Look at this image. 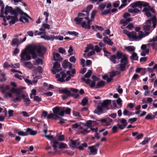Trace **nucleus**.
Returning <instances> with one entry per match:
<instances>
[{
  "label": "nucleus",
  "mask_w": 157,
  "mask_h": 157,
  "mask_svg": "<svg viewBox=\"0 0 157 157\" xmlns=\"http://www.w3.org/2000/svg\"><path fill=\"white\" fill-rule=\"evenodd\" d=\"M46 49L43 46L35 44H29L21 51L20 56L21 60L24 61L30 60L32 57L35 59L37 56L36 52L40 56H42L45 53Z\"/></svg>",
  "instance_id": "f257e3e1"
},
{
  "label": "nucleus",
  "mask_w": 157,
  "mask_h": 157,
  "mask_svg": "<svg viewBox=\"0 0 157 157\" xmlns=\"http://www.w3.org/2000/svg\"><path fill=\"white\" fill-rule=\"evenodd\" d=\"M132 8L128 9V11L130 13H140L141 11L137 8L138 7L141 9L143 7L144 8L143 11L145 12V15L147 17H150L151 16L152 13H154L155 11L153 8L151 7L149 4L146 2L137 1L131 4L130 6Z\"/></svg>",
  "instance_id": "f03ea898"
},
{
  "label": "nucleus",
  "mask_w": 157,
  "mask_h": 157,
  "mask_svg": "<svg viewBox=\"0 0 157 157\" xmlns=\"http://www.w3.org/2000/svg\"><path fill=\"white\" fill-rule=\"evenodd\" d=\"M0 88L1 90V92L3 94V96L5 98H12V94L15 93L17 96L13 98L12 101L14 103H16L17 101L20 102L21 101V97L19 96L21 93V88H12L10 91L7 92V90L10 89V86L9 85H6L5 87L3 86H1Z\"/></svg>",
  "instance_id": "7ed1b4c3"
},
{
  "label": "nucleus",
  "mask_w": 157,
  "mask_h": 157,
  "mask_svg": "<svg viewBox=\"0 0 157 157\" xmlns=\"http://www.w3.org/2000/svg\"><path fill=\"white\" fill-rule=\"evenodd\" d=\"M66 74L64 72L61 71L59 74H57L56 75V77L57 80L61 82H64L68 81L71 78L74 76L75 74V70L74 69L71 70V71H68Z\"/></svg>",
  "instance_id": "20e7f679"
},
{
  "label": "nucleus",
  "mask_w": 157,
  "mask_h": 157,
  "mask_svg": "<svg viewBox=\"0 0 157 157\" xmlns=\"http://www.w3.org/2000/svg\"><path fill=\"white\" fill-rule=\"evenodd\" d=\"M74 20L77 24H81L82 28L87 29L90 28V22L93 21L92 20L90 19L88 16L84 18L76 17Z\"/></svg>",
  "instance_id": "39448f33"
},
{
  "label": "nucleus",
  "mask_w": 157,
  "mask_h": 157,
  "mask_svg": "<svg viewBox=\"0 0 157 157\" xmlns=\"http://www.w3.org/2000/svg\"><path fill=\"white\" fill-rule=\"evenodd\" d=\"M145 37L144 33L142 31L138 33V35L137 36L136 32L132 31L130 32L128 37L132 38L136 40H139Z\"/></svg>",
  "instance_id": "423d86ee"
},
{
  "label": "nucleus",
  "mask_w": 157,
  "mask_h": 157,
  "mask_svg": "<svg viewBox=\"0 0 157 157\" xmlns=\"http://www.w3.org/2000/svg\"><path fill=\"white\" fill-rule=\"evenodd\" d=\"M151 23L150 20H147L146 21L145 25L143 26V28L145 32V36H147L152 31L151 29Z\"/></svg>",
  "instance_id": "0eeeda50"
},
{
  "label": "nucleus",
  "mask_w": 157,
  "mask_h": 157,
  "mask_svg": "<svg viewBox=\"0 0 157 157\" xmlns=\"http://www.w3.org/2000/svg\"><path fill=\"white\" fill-rule=\"evenodd\" d=\"M4 8L2 7L1 9V12L3 14L4 13L6 15H7L9 13L10 14H15L16 12L13 10L11 7H10L7 6H6L5 9V11L4 12Z\"/></svg>",
  "instance_id": "6e6552de"
},
{
  "label": "nucleus",
  "mask_w": 157,
  "mask_h": 157,
  "mask_svg": "<svg viewBox=\"0 0 157 157\" xmlns=\"http://www.w3.org/2000/svg\"><path fill=\"white\" fill-rule=\"evenodd\" d=\"M20 13V14L23 15L19 18L20 21L24 23L28 22L29 21L28 19L32 20V19L26 13L23 12L22 11H21Z\"/></svg>",
  "instance_id": "1a4fd4ad"
},
{
  "label": "nucleus",
  "mask_w": 157,
  "mask_h": 157,
  "mask_svg": "<svg viewBox=\"0 0 157 157\" xmlns=\"http://www.w3.org/2000/svg\"><path fill=\"white\" fill-rule=\"evenodd\" d=\"M61 70L60 65L58 63L56 62L53 63V66L51 71L53 74L59 72Z\"/></svg>",
  "instance_id": "9d476101"
},
{
  "label": "nucleus",
  "mask_w": 157,
  "mask_h": 157,
  "mask_svg": "<svg viewBox=\"0 0 157 157\" xmlns=\"http://www.w3.org/2000/svg\"><path fill=\"white\" fill-rule=\"evenodd\" d=\"M128 63V60L120 61V63L119 64L117 67V70L120 71H124L126 66Z\"/></svg>",
  "instance_id": "9b49d317"
},
{
  "label": "nucleus",
  "mask_w": 157,
  "mask_h": 157,
  "mask_svg": "<svg viewBox=\"0 0 157 157\" xmlns=\"http://www.w3.org/2000/svg\"><path fill=\"white\" fill-rule=\"evenodd\" d=\"M117 58L118 59H121V61H124L128 60V58L126 55L122 53L120 51H118L117 52L116 55Z\"/></svg>",
  "instance_id": "f8f14e48"
},
{
  "label": "nucleus",
  "mask_w": 157,
  "mask_h": 157,
  "mask_svg": "<svg viewBox=\"0 0 157 157\" xmlns=\"http://www.w3.org/2000/svg\"><path fill=\"white\" fill-rule=\"evenodd\" d=\"M82 81L89 85L91 88L95 87L96 86V82L95 81H92L89 79H86L84 77L82 78Z\"/></svg>",
  "instance_id": "ddd939ff"
},
{
  "label": "nucleus",
  "mask_w": 157,
  "mask_h": 157,
  "mask_svg": "<svg viewBox=\"0 0 157 157\" xmlns=\"http://www.w3.org/2000/svg\"><path fill=\"white\" fill-rule=\"evenodd\" d=\"M26 39V36H25L22 40L20 41L17 38L13 39L12 40L11 44L13 46H14L15 45H16L17 47H18L21 44L25 41Z\"/></svg>",
  "instance_id": "4468645a"
},
{
  "label": "nucleus",
  "mask_w": 157,
  "mask_h": 157,
  "mask_svg": "<svg viewBox=\"0 0 157 157\" xmlns=\"http://www.w3.org/2000/svg\"><path fill=\"white\" fill-rule=\"evenodd\" d=\"M106 109H104L100 104L98 106L97 108L95 109L94 113L98 115L105 113L106 112Z\"/></svg>",
  "instance_id": "2eb2a0df"
},
{
  "label": "nucleus",
  "mask_w": 157,
  "mask_h": 157,
  "mask_svg": "<svg viewBox=\"0 0 157 157\" xmlns=\"http://www.w3.org/2000/svg\"><path fill=\"white\" fill-rule=\"evenodd\" d=\"M89 150V155H95L97 154L98 148H96L95 146H91L88 147Z\"/></svg>",
  "instance_id": "dca6fc26"
},
{
  "label": "nucleus",
  "mask_w": 157,
  "mask_h": 157,
  "mask_svg": "<svg viewBox=\"0 0 157 157\" xmlns=\"http://www.w3.org/2000/svg\"><path fill=\"white\" fill-rule=\"evenodd\" d=\"M100 121L103 124L106 126L110 125L112 122V120L109 117L102 119Z\"/></svg>",
  "instance_id": "f3484780"
},
{
  "label": "nucleus",
  "mask_w": 157,
  "mask_h": 157,
  "mask_svg": "<svg viewBox=\"0 0 157 157\" xmlns=\"http://www.w3.org/2000/svg\"><path fill=\"white\" fill-rule=\"evenodd\" d=\"M6 19L7 20H10L9 21V23L10 25L13 24L18 21L17 16L15 15L13 16H7Z\"/></svg>",
  "instance_id": "a211bd4d"
},
{
  "label": "nucleus",
  "mask_w": 157,
  "mask_h": 157,
  "mask_svg": "<svg viewBox=\"0 0 157 157\" xmlns=\"http://www.w3.org/2000/svg\"><path fill=\"white\" fill-rule=\"evenodd\" d=\"M62 107L56 106L53 108L52 110L53 113L55 116L59 115L61 116V114L62 113Z\"/></svg>",
  "instance_id": "6ab92c4d"
},
{
  "label": "nucleus",
  "mask_w": 157,
  "mask_h": 157,
  "mask_svg": "<svg viewBox=\"0 0 157 157\" xmlns=\"http://www.w3.org/2000/svg\"><path fill=\"white\" fill-rule=\"evenodd\" d=\"M119 121L122 124L118 123L117 124L118 127L120 129H122L124 128L127 125V121L124 118H122L120 119Z\"/></svg>",
  "instance_id": "aec40b11"
},
{
  "label": "nucleus",
  "mask_w": 157,
  "mask_h": 157,
  "mask_svg": "<svg viewBox=\"0 0 157 157\" xmlns=\"http://www.w3.org/2000/svg\"><path fill=\"white\" fill-rule=\"evenodd\" d=\"M70 142L71 143L70 144L69 146L73 148H75L80 144V143L78 140H71Z\"/></svg>",
  "instance_id": "412c9836"
},
{
  "label": "nucleus",
  "mask_w": 157,
  "mask_h": 157,
  "mask_svg": "<svg viewBox=\"0 0 157 157\" xmlns=\"http://www.w3.org/2000/svg\"><path fill=\"white\" fill-rule=\"evenodd\" d=\"M62 113L61 114V116L63 117L64 114L70 115L71 114V109L70 108L65 107H62Z\"/></svg>",
  "instance_id": "4be33fe9"
},
{
  "label": "nucleus",
  "mask_w": 157,
  "mask_h": 157,
  "mask_svg": "<svg viewBox=\"0 0 157 157\" xmlns=\"http://www.w3.org/2000/svg\"><path fill=\"white\" fill-rule=\"evenodd\" d=\"M53 59L54 61L60 62L63 59V58L60 56L59 54L58 53L54 52L53 53Z\"/></svg>",
  "instance_id": "5701e85b"
},
{
  "label": "nucleus",
  "mask_w": 157,
  "mask_h": 157,
  "mask_svg": "<svg viewBox=\"0 0 157 157\" xmlns=\"http://www.w3.org/2000/svg\"><path fill=\"white\" fill-rule=\"evenodd\" d=\"M110 103V101L109 100H105L103 102L100 104L104 109L106 110H108L109 109L108 108V106Z\"/></svg>",
  "instance_id": "b1692460"
},
{
  "label": "nucleus",
  "mask_w": 157,
  "mask_h": 157,
  "mask_svg": "<svg viewBox=\"0 0 157 157\" xmlns=\"http://www.w3.org/2000/svg\"><path fill=\"white\" fill-rule=\"evenodd\" d=\"M51 144L52 147H54V149L55 150V151L53 153V154L57 153L58 151H57V145L58 144V142L56 140H53L51 142Z\"/></svg>",
  "instance_id": "393cba45"
},
{
  "label": "nucleus",
  "mask_w": 157,
  "mask_h": 157,
  "mask_svg": "<svg viewBox=\"0 0 157 157\" xmlns=\"http://www.w3.org/2000/svg\"><path fill=\"white\" fill-rule=\"evenodd\" d=\"M131 21L130 18H127L126 19H122L120 21V23L122 24L123 26H125L130 21Z\"/></svg>",
  "instance_id": "a878e982"
},
{
  "label": "nucleus",
  "mask_w": 157,
  "mask_h": 157,
  "mask_svg": "<svg viewBox=\"0 0 157 157\" xmlns=\"http://www.w3.org/2000/svg\"><path fill=\"white\" fill-rule=\"evenodd\" d=\"M50 29V25L46 24H43L42 27L39 29L40 31H45L46 29Z\"/></svg>",
  "instance_id": "bb28decb"
},
{
  "label": "nucleus",
  "mask_w": 157,
  "mask_h": 157,
  "mask_svg": "<svg viewBox=\"0 0 157 157\" xmlns=\"http://www.w3.org/2000/svg\"><path fill=\"white\" fill-rule=\"evenodd\" d=\"M26 131L28 135H35L36 134L37 132L36 131H34L30 128H27L26 129Z\"/></svg>",
  "instance_id": "cd10ccee"
},
{
  "label": "nucleus",
  "mask_w": 157,
  "mask_h": 157,
  "mask_svg": "<svg viewBox=\"0 0 157 157\" xmlns=\"http://www.w3.org/2000/svg\"><path fill=\"white\" fill-rule=\"evenodd\" d=\"M53 118L54 120H59L60 119V117L58 116H55L53 113H51L47 116V119H50L51 118Z\"/></svg>",
  "instance_id": "c85d7f7f"
},
{
  "label": "nucleus",
  "mask_w": 157,
  "mask_h": 157,
  "mask_svg": "<svg viewBox=\"0 0 157 157\" xmlns=\"http://www.w3.org/2000/svg\"><path fill=\"white\" fill-rule=\"evenodd\" d=\"M124 48L126 51L129 52H133L135 50V47L132 46H124Z\"/></svg>",
  "instance_id": "c756f323"
},
{
  "label": "nucleus",
  "mask_w": 157,
  "mask_h": 157,
  "mask_svg": "<svg viewBox=\"0 0 157 157\" xmlns=\"http://www.w3.org/2000/svg\"><path fill=\"white\" fill-rule=\"evenodd\" d=\"M103 41L106 44L112 46L113 43L111 41V40L109 39L107 37H105L103 39Z\"/></svg>",
  "instance_id": "7c9ffc66"
},
{
  "label": "nucleus",
  "mask_w": 157,
  "mask_h": 157,
  "mask_svg": "<svg viewBox=\"0 0 157 157\" xmlns=\"http://www.w3.org/2000/svg\"><path fill=\"white\" fill-rule=\"evenodd\" d=\"M105 84V82L103 81H101L98 82L95 86V88H99L104 86Z\"/></svg>",
  "instance_id": "2f4dec72"
},
{
  "label": "nucleus",
  "mask_w": 157,
  "mask_h": 157,
  "mask_svg": "<svg viewBox=\"0 0 157 157\" xmlns=\"http://www.w3.org/2000/svg\"><path fill=\"white\" fill-rule=\"evenodd\" d=\"M91 130L90 129L88 130V128H81V130L80 131V132L83 134H86L90 132Z\"/></svg>",
  "instance_id": "473e14b6"
},
{
  "label": "nucleus",
  "mask_w": 157,
  "mask_h": 157,
  "mask_svg": "<svg viewBox=\"0 0 157 157\" xmlns=\"http://www.w3.org/2000/svg\"><path fill=\"white\" fill-rule=\"evenodd\" d=\"M6 73L4 72H2L0 75V81L2 82L6 80Z\"/></svg>",
  "instance_id": "72a5a7b5"
},
{
  "label": "nucleus",
  "mask_w": 157,
  "mask_h": 157,
  "mask_svg": "<svg viewBox=\"0 0 157 157\" xmlns=\"http://www.w3.org/2000/svg\"><path fill=\"white\" fill-rule=\"evenodd\" d=\"M27 132V131L24 132L23 131H21L20 130H17V134L19 136H27L28 135V134Z\"/></svg>",
  "instance_id": "f704fd0d"
},
{
  "label": "nucleus",
  "mask_w": 157,
  "mask_h": 157,
  "mask_svg": "<svg viewBox=\"0 0 157 157\" xmlns=\"http://www.w3.org/2000/svg\"><path fill=\"white\" fill-rule=\"evenodd\" d=\"M93 7V6L92 5H89L87 6L86 11L87 16L89 17V12L92 9ZM83 12H85V11H83Z\"/></svg>",
  "instance_id": "c9c22d12"
},
{
  "label": "nucleus",
  "mask_w": 157,
  "mask_h": 157,
  "mask_svg": "<svg viewBox=\"0 0 157 157\" xmlns=\"http://www.w3.org/2000/svg\"><path fill=\"white\" fill-rule=\"evenodd\" d=\"M60 93H63L66 94H70V91L68 90L67 89L65 88L62 89L60 91Z\"/></svg>",
  "instance_id": "e433bc0d"
},
{
  "label": "nucleus",
  "mask_w": 157,
  "mask_h": 157,
  "mask_svg": "<svg viewBox=\"0 0 157 157\" xmlns=\"http://www.w3.org/2000/svg\"><path fill=\"white\" fill-rule=\"evenodd\" d=\"M155 117V115H153L151 113H149L147 114L145 117L146 120H151L154 118Z\"/></svg>",
  "instance_id": "4c0bfd02"
},
{
  "label": "nucleus",
  "mask_w": 157,
  "mask_h": 157,
  "mask_svg": "<svg viewBox=\"0 0 157 157\" xmlns=\"http://www.w3.org/2000/svg\"><path fill=\"white\" fill-rule=\"evenodd\" d=\"M40 38H41L44 39L45 40H51L52 39V37H51V35L50 36H48L46 34H44V35L40 36Z\"/></svg>",
  "instance_id": "58836bf2"
},
{
  "label": "nucleus",
  "mask_w": 157,
  "mask_h": 157,
  "mask_svg": "<svg viewBox=\"0 0 157 157\" xmlns=\"http://www.w3.org/2000/svg\"><path fill=\"white\" fill-rule=\"evenodd\" d=\"M90 130H91V131H95V136L97 139H98L99 138V137L98 133V128H91Z\"/></svg>",
  "instance_id": "ea45409f"
},
{
  "label": "nucleus",
  "mask_w": 157,
  "mask_h": 157,
  "mask_svg": "<svg viewBox=\"0 0 157 157\" xmlns=\"http://www.w3.org/2000/svg\"><path fill=\"white\" fill-rule=\"evenodd\" d=\"M116 55H112L110 56L109 59L113 63L115 64L116 63L115 59L117 58Z\"/></svg>",
  "instance_id": "a19ab883"
},
{
  "label": "nucleus",
  "mask_w": 157,
  "mask_h": 157,
  "mask_svg": "<svg viewBox=\"0 0 157 157\" xmlns=\"http://www.w3.org/2000/svg\"><path fill=\"white\" fill-rule=\"evenodd\" d=\"M130 58L131 59L133 60H138V57L137 56V54L135 52H133L132 54V56L130 57Z\"/></svg>",
  "instance_id": "79ce46f5"
},
{
  "label": "nucleus",
  "mask_w": 157,
  "mask_h": 157,
  "mask_svg": "<svg viewBox=\"0 0 157 157\" xmlns=\"http://www.w3.org/2000/svg\"><path fill=\"white\" fill-rule=\"evenodd\" d=\"M123 114L124 116H129L132 115V113L126 109H124L123 112Z\"/></svg>",
  "instance_id": "37998d69"
},
{
  "label": "nucleus",
  "mask_w": 157,
  "mask_h": 157,
  "mask_svg": "<svg viewBox=\"0 0 157 157\" xmlns=\"http://www.w3.org/2000/svg\"><path fill=\"white\" fill-rule=\"evenodd\" d=\"M69 62L67 60H65L62 64V66L63 68L66 69L68 67V66Z\"/></svg>",
  "instance_id": "c03bdc74"
},
{
  "label": "nucleus",
  "mask_w": 157,
  "mask_h": 157,
  "mask_svg": "<svg viewBox=\"0 0 157 157\" xmlns=\"http://www.w3.org/2000/svg\"><path fill=\"white\" fill-rule=\"evenodd\" d=\"M87 146V144L86 143H84L78 147L77 148L80 150H82L84 149V147H86Z\"/></svg>",
  "instance_id": "a18cd8bd"
},
{
  "label": "nucleus",
  "mask_w": 157,
  "mask_h": 157,
  "mask_svg": "<svg viewBox=\"0 0 157 157\" xmlns=\"http://www.w3.org/2000/svg\"><path fill=\"white\" fill-rule=\"evenodd\" d=\"M68 146L67 144L61 143L59 145V148L60 149L67 148Z\"/></svg>",
  "instance_id": "49530a36"
},
{
  "label": "nucleus",
  "mask_w": 157,
  "mask_h": 157,
  "mask_svg": "<svg viewBox=\"0 0 157 157\" xmlns=\"http://www.w3.org/2000/svg\"><path fill=\"white\" fill-rule=\"evenodd\" d=\"M42 59L39 58L36 59L35 61H34L33 63L35 65H37L40 64H42Z\"/></svg>",
  "instance_id": "de8ad7c7"
},
{
  "label": "nucleus",
  "mask_w": 157,
  "mask_h": 157,
  "mask_svg": "<svg viewBox=\"0 0 157 157\" xmlns=\"http://www.w3.org/2000/svg\"><path fill=\"white\" fill-rule=\"evenodd\" d=\"M57 136L58 137L57 139L58 140L61 141L64 140V135L58 134L57 135Z\"/></svg>",
  "instance_id": "09e8293b"
},
{
  "label": "nucleus",
  "mask_w": 157,
  "mask_h": 157,
  "mask_svg": "<svg viewBox=\"0 0 157 157\" xmlns=\"http://www.w3.org/2000/svg\"><path fill=\"white\" fill-rule=\"evenodd\" d=\"M92 74V71L90 70H88V72L85 74L84 76L86 78H89L90 77Z\"/></svg>",
  "instance_id": "8fccbe9b"
},
{
  "label": "nucleus",
  "mask_w": 157,
  "mask_h": 157,
  "mask_svg": "<svg viewBox=\"0 0 157 157\" xmlns=\"http://www.w3.org/2000/svg\"><path fill=\"white\" fill-rule=\"evenodd\" d=\"M30 99L28 98H27L24 99V103L27 105H28L30 103Z\"/></svg>",
  "instance_id": "3c124183"
},
{
  "label": "nucleus",
  "mask_w": 157,
  "mask_h": 157,
  "mask_svg": "<svg viewBox=\"0 0 157 157\" xmlns=\"http://www.w3.org/2000/svg\"><path fill=\"white\" fill-rule=\"evenodd\" d=\"M25 65L28 68H31L32 67L33 65L30 62H28L25 63Z\"/></svg>",
  "instance_id": "603ef678"
},
{
  "label": "nucleus",
  "mask_w": 157,
  "mask_h": 157,
  "mask_svg": "<svg viewBox=\"0 0 157 157\" xmlns=\"http://www.w3.org/2000/svg\"><path fill=\"white\" fill-rule=\"evenodd\" d=\"M92 122V121L89 120V121H87V122H86V126L87 127L89 128L90 129V128H92L91 127H92V125H91Z\"/></svg>",
  "instance_id": "864d4df0"
},
{
  "label": "nucleus",
  "mask_w": 157,
  "mask_h": 157,
  "mask_svg": "<svg viewBox=\"0 0 157 157\" xmlns=\"http://www.w3.org/2000/svg\"><path fill=\"white\" fill-rule=\"evenodd\" d=\"M111 12L110 9H109V10H105L102 12L101 13V14L102 15H106L108 14H109Z\"/></svg>",
  "instance_id": "5fc2aeb1"
},
{
  "label": "nucleus",
  "mask_w": 157,
  "mask_h": 157,
  "mask_svg": "<svg viewBox=\"0 0 157 157\" xmlns=\"http://www.w3.org/2000/svg\"><path fill=\"white\" fill-rule=\"evenodd\" d=\"M149 52V49H146L145 50H144L141 53V56H145L146 53H148Z\"/></svg>",
  "instance_id": "6e6d98bb"
},
{
  "label": "nucleus",
  "mask_w": 157,
  "mask_h": 157,
  "mask_svg": "<svg viewBox=\"0 0 157 157\" xmlns=\"http://www.w3.org/2000/svg\"><path fill=\"white\" fill-rule=\"evenodd\" d=\"M44 136L48 140H51V142L53 140V136L52 135H44Z\"/></svg>",
  "instance_id": "4d7b16f0"
},
{
  "label": "nucleus",
  "mask_w": 157,
  "mask_h": 157,
  "mask_svg": "<svg viewBox=\"0 0 157 157\" xmlns=\"http://www.w3.org/2000/svg\"><path fill=\"white\" fill-rule=\"evenodd\" d=\"M121 102L122 100L120 98H118L117 100V102L119 106V108H121L122 106V104Z\"/></svg>",
  "instance_id": "13d9d810"
},
{
  "label": "nucleus",
  "mask_w": 157,
  "mask_h": 157,
  "mask_svg": "<svg viewBox=\"0 0 157 157\" xmlns=\"http://www.w3.org/2000/svg\"><path fill=\"white\" fill-rule=\"evenodd\" d=\"M105 6L106 5L104 3H102L99 6L98 8L101 11H102L105 8Z\"/></svg>",
  "instance_id": "bf43d9fd"
},
{
  "label": "nucleus",
  "mask_w": 157,
  "mask_h": 157,
  "mask_svg": "<svg viewBox=\"0 0 157 157\" xmlns=\"http://www.w3.org/2000/svg\"><path fill=\"white\" fill-rule=\"evenodd\" d=\"M88 100L86 98H84L82 101V104L83 105H85L87 103Z\"/></svg>",
  "instance_id": "052dcab7"
},
{
  "label": "nucleus",
  "mask_w": 157,
  "mask_h": 157,
  "mask_svg": "<svg viewBox=\"0 0 157 157\" xmlns=\"http://www.w3.org/2000/svg\"><path fill=\"white\" fill-rule=\"evenodd\" d=\"M34 100L36 102H39L41 101V98L38 96H35L34 97Z\"/></svg>",
  "instance_id": "680f3d73"
},
{
  "label": "nucleus",
  "mask_w": 157,
  "mask_h": 157,
  "mask_svg": "<svg viewBox=\"0 0 157 157\" xmlns=\"http://www.w3.org/2000/svg\"><path fill=\"white\" fill-rule=\"evenodd\" d=\"M137 120V118L136 117H134L130 118L128 120V122L132 124L133 123L135 122Z\"/></svg>",
  "instance_id": "e2e57ef3"
},
{
  "label": "nucleus",
  "mask_w": 157,
  "mask_h": 157,
  "mask_svg": "<svg viewBox=\"0 0 157 157\" xmlns=\"http://www.w3.org/2000/svg\"><path fill=\"white\" fill-rule=\"evenodd\" d=\"M94 50L97 52H98L100 51L101 49L100 48L98 45H96L95 46Z\"/></svg>",
  "instance_id": "0e129e2a"
},
{
  "label": "nucleus",
  "mask_w": 157,
  "mask_h": 157,
  "mask_svg": "<svg viewBox=\"0 0 157 157\" xmlns=\"http://www.w3.org/2000/svg\"><path fill=\"white\" fill-rule=\"evenodd\" d=\"M14 76L20 80H22L24 79V77L21 75H20L17 74H16L14 75Z\"/></svg>",
  "instance_id": "69168bd1"
},
{
  "label": "nucleus",
  "mask_w": 157,
  "mask_h": 157,
  "mask_svg": "<svg viewBox=\"0 0 157 157\" xmlns=\"http://www.w3.org/2000/svg\"><path fill=\"white\" fill-rule=\"evenodd\" d=\"M68 33L71 35H73L74 36H76L78 35V33L75 31H68L67 32Z\"/></svg>",
  "instance_id": "338daca9"
},
{
  "label": "nucleus",
  "mask_w": 157,
  "mask_h": 157,
  "mask_svg": "<svg viewBox=\"0 0 157 157\" xmlns=\"http://www.w3.org/2000/svg\"><path fill=\"white\" fill-rule=\"evenodd\" d=\"M65 152L68 155L71 156L73 155L75 153L74 152L69 150L66 151Z\"/></svg>",
  "instance_id": "774afa93"
}]
</instances>
